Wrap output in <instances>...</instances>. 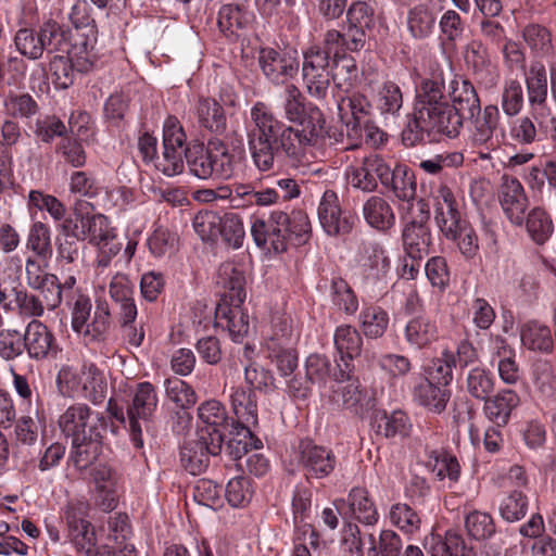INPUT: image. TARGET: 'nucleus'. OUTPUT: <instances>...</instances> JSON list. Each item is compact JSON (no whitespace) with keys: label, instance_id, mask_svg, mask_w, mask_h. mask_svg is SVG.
<instances>
[{"label":"nucleus","instance_id":"obj_58","mask_svg":"<svg viewBox=\"0 0 556 556\" xmlns=\"http://www.w3.org/2000/svg\"><path fill=\"white\" fill-rule=\"evenodd\" d=\"M223 215L213 211L199 212L193 218V228L203 241H216L220 236Z\"/></svg>","mask_w":556,"mask_h":556},{"label":"nucleus","instance_id":"obj_57","mask_svg":"<svg viewBox=\"0 0 556 556\" xmlns=\"http://www.w3.org/2000/svg\"><path fill=\"white\" fill-rule=\"evenodd\" d=\"M271 331V343L269 346L279 348L289 345L299 337L294 320L286 314L277 315L273 318Z\"/></svg>","mask_w":556,"mask_h":556},{"label":"nucleus","instance_id":"obj_29","mask_svg":"<svg viewBox=\"0 0 556 556\" xmlns=\"http://www.w3.org/2000/svg\"><path fill=\"white\" fill-rule=\"evenodd\" d=\"M96 490L101 497V507L111 511L116 507L119 483L116 472L108 465L101 464L91 471Z\"/></svg>","mask_w":556,"mask_h":556},{"label":"nucleus","instance_id":"obj_51","mask_svg":"<svg viewBox=\"0 0 556 556\" xmlns=\"http://www.w3.org/2000/svg\"><path fill=\"white\" fill-rule=\"evenodd\" d=\"M528 508V496L520 491H513L502 498L498 506V513L503 520L513 523L525 518Z\"/></svg>","mask_w":556,"mask_h":556},{"label":"nucleus","instance_id":"obj_3","mask_svg":"<svg viewBox=\"0 0 556 556\" xmlns=\"http://www.w3.org/2000/svg\"><path fill=\"white\" fill-rule=\"evenodd\" d=\"M186 163L191 175L200 179H228L235 172V155L227 144L214 138L207 144H193L186 150Z\"/></svg>","mask_w":556,"mask_h":556},{"label":"nucleus","instance_id":"obj_42","mask_svg":"<svg viewBox=\"0 0 556 556\" xmlns=\"http://www.w3.org/2000/svg\"><path fill=\"white\" fill-rule=\"evenodd\" d=\"M426 466L439 480L447 478L455 483L460 477V465L456 456L443 450L430 451Z\"/></svg>","mask_w":556,"mask_h":556},{"label":"nucleus","instance_id":"obj_4","mask_svg":"<svg viewBox=\"0 0 556 556\" xmlns=\"http://www.w3.org/2000/svg\"><path fill=\"white\" fill-rule=\"evenodd\" d=\"M56 387L63 396H80L94 405L104 401L108 391L104 374L93 363H85L80 369L62 367L56 375Z\"/></svg>","mask_w":556,"mask_h":556},{"label":"nucleus","instance_id":"obj_26","mask_svg":"<svg viewBox=\"0 0 556 556\" xmlns=\"http://www.w3.org/2000/svg\"><path fill=\"white\" fill-rule=\"evenodd\" d=\"M404 338L410 348L426 349L439 339V327L430 316L418 315L407 321Z\"/></svg>","mask_w":556,"mask_h":556},{"label":"nucleus","instance_id":"obj_36","mask_svg":"<svg viewBox=\"0 0 556 556\" xmlns=\"http://www.w3.org/2000/svg\"><path fill=\"white\" fill-rule=\"evenodd\" d=\"M377 433L387 439L406 438L410 434L413 425L409 417L402 410L387 413L382 410L375 416Z\"/></svg>","mask_w":556,"mask_h":556},{"label":"nucleus","instance_id":"obj_23","mask_svg":"<svg viewBox=\"0 0 556 556\" xmlns=\"http://www.w3.org/2000/svg\"><path fill=\"white\" fill-rule=\"evenodd\" d=\"M448 96L451 100L450 106L462 118V125L465 118L472 116V114L481 109L478 93L468 79L463 77L454 78L450 83Z\"/></svg>","mask_w":556,"mask_h":556},{"label":"nucleus","instance_id":"obj_9","mask_svg":"<svg viewBox=\"0 0 556 556\" xmlns=\"http://www.w3.org/2000/svg\"><path fill=\"white\" fill-rule=\"evenodd\" d=\"M257 64L265 78L276 86L287 85L300 70L299 54L295 49L262 48L258 51Z\"/></svg>","mask_w":556,"mask_h":556},{"label":"nucleus","instance_id":"obj_27","mask_svg":"<svg viewBox=\"0 0 556 556\" xmlns=\"http://www.w3.org/2000/svg\"><path fill=\"white\" fill-rule=\"evenodd\" d=\"M101 451L102 442L100 432L75 438L71 440V451L67 463L77 470H85L97 460Z\"/></svg>","mask_w":556,"mask_h":556},{"label":"nucleus","instance_id":"obj_34","mask_svg":"<svg viewBox=\"0 0 556 556\" xmlns=\"http://www.w3.org/2000/svg\"><path fill=\"white\" fill-rule=\"evenodd\" d=\"M363 216L371 228L381 231L389 230L395 224V215L391 205L379 195H371L366 200L363 205Z\"/></svg>","mask_w":556,"mask_h":556},{"label":"nucleus","instance_id":"obj_44","mask_svg":"<svg viewBox=\"0 0 556 556\" xmlns=\"http://www.w3.org/2000/svg\"><path fill=\"white\" fill-rule=\"evenodd\" d=\"M466 391L478 401H485L494 391L493 374L480 366L472 367L465 379Z\"/></svg>","mask_w":556,"mask_h":556},{"label":"nucleus","instance_id":"obj_6","mask_svg":"<svg viewBox=\"0 0 556 556\" xmlns=\"http://www.w3.org/2000/svg\"><path fill=\"white\" fill-rule=\"evenodd\" d=\"M469 119V141L479 150L482 160H489L491 152L500 148L501 140L497 132L501 128V113L495 104H488L477 111Z\"/></svg>","mask_w":556,"mask_h":556},{"label":"nucleus","instance_id":"obj_21","mask_svg":"<svg viewBox=\"0 0 556 556\" xmlns=\"http://www.w3.org/2000/svg\"><path fill=\"white\" fill-rule=\"evenodd\" d=\"M216 283L223 288L220 302L242 304L245 300V275L241 266L226 262L217 271Z\"/></svg>","mask_w":556,"mask_h":556},{"label":"nucleus","instance_id":"obj_8","mask_svg":"<svg viewBox=\"0 0 556 556\" xmlns=\"http://www.w3.org/2000/svg\"><path fill=\"white\" fill-rule=\"evenodd\" d=\"M222 446V433H210L208 429H201L181 446V465L191 475H200L207 468L210 456L217 455Z\"/></svg>","mask_w":556,"mask_h":556},{"label":"nucleus","instance_id":"obj_33","mask_svg":"<svg viewBox=\"0 0 556 556\" xmlns=\"http://www.w3.org/2000/svg\"><path fill=\"white\" fill-rule=\"evenodd\" d=\"M111 328V309L106 301H97L92 319L84 325L81 331L77 334L81 336L85 343H102L104 342Z\"/></svg>","mask_w":556,"mask_h":556},{"label":"nucleus","instance_id":"obj_41","mask_svg":"<svg viewBox=\"0 0 556 556\" xmlns=\"http://www.w3.org/2000/svg\"><path fill=\"white\" fill-rule=\"evenodd\" d=\"M348 503L354 517L359 522L367 526H374L378 522V510L366 489L353 488L348 495Z\"/></svg>","mask_w":556,"mask_h":556},{"label":"nucleus","instance_id":"obj_10","mask_svg":"<svg viewBox=\"0 0 556 556\" xmlns=\"http://www.w3.org/2000/svg\"><path fill=\"white\" fill-rule=\"evenodd\" d=\"M419 217L407 222L402 229L404 252L413 261H421L430 253L432 236L427 224L429 219L428 204L424 199L417 201Z\"/></svg>","mask_w":556,"mask_h":556},{"label":"nucleus","instance_id":"obj_55","mask_svg":"<svg viewBox=\"0 0 556 556\" xmlns=\"http://www.w3.org/2000/svg\"><path fill=\"white\" fill-rule=\"evenodd\" d=\"M525 103L521 84L515 79H506L501 93V106L507 117H516Z\"/></svg>","mask_w":556,"mask_h":556},{"label":"nucleus","instance_id":"obj_62","mask_svg":"<svg viewBox=\"0 0 556 556\" xmlns=\"http://www.w3.org/2000/svg\"><path fill=\"white\" fill-rule=\"evenodd\" d=\"M331 298L336 306L348 315L358 309V301L352 288L342 278H336L331 283Z\"/></svg>","mask_w":556,"mask_h":556},{"label":"nucleus","instance_id":"obj_45","mask_svg":"<svg viewBox=\"0 0 556 556\" xmlns=\"http://www.w3.org/2000/svg\"><path fill=\"white\" fill-rule=\"evenodd\" d=\"M26 249L31 251L42 262H48L53 252L49 226L42 222H35L27 235Z\"/></svg>","mask_w":556,"mask_h":556},{"label":"nucleus","instance_id":"obj_64","mask_svg":"<svg viewBox=\"0 0 556 556\" xmlns=\"http://www.w3.org/2000/svg\"><path fill=\"white\" fill-rule=\"evenodd\" d=\"M49 72L56 89H67L74 83L75 72L67 56L54 55L50 60Z\"/></svg>","mask_w":556,"mask_h":556},{"label":"nucleus","instance_id":"obj_5","mask_svg":"<svg viewBox=\"0 0 556 556\" xmlns=\"http://www.w3.org/2000/svg\"><path fill=\"white\" fill-rule=\"evenodd\" d=\"M159 403L155 388L148 381L139 382L132 390L131 401L127 406L129 435L135 448L143 447V429H149Z\"/></svg>","mask_w":556,"mask_h":556},{"label":"nucleus","instance_id":"obj_20","mask_svg":"<svg viewBox=\"0 0 556 556\" xmlns=\"http://www.w3.org/2000/svg\"><path fill=\"white\" fill-rule=\"evenodd\" d=\"M24 344L27 354L33 359H43L56 354L58 344L50 329L37 319H33L25 329Z\"/></svg>","mask_w":556,"mask_h":556},{"label":"nucleus","instance_id":"obj_39","mask_svg":"<svg viewBox=\"0 0 556 556\" xmlns=\"http://www.w3.org/2000/svg\"><path fill=\"white\" fill-rule=\"evenodd\" d=\"M384 187H390L394 195L403 202H412L416 197V179L413 172L405 165L389 168V177Z\"/></svg>","mask_w":556,"mask_h":556},{"label":"nucleus","instance_id":"obj_2","mask_svg":"<svg viewBox=\"0 0 556 556\" xmlns=\"http://www.w3.org/2000/svg\"><path fill=\"white\" fill-rule=\"evenodd\" d=\"M445 78L442 68H433L416 89L413 119L402 132L405 146L414 147L425 134H440L450 138L459 135L462 118L450 106L444 96Z\"/></svg>","mask_w":556,"mask_h":556},{"label":"nucleus","instance_id":"obj_35","mask_svg":"<svg viewBox=\"0 0 556 556\" xmlns=\"http://www.w3.org/2000/svg\"><path fill=\"white\" fill-rule=\"evenodd\" d=\"M252 21V13L239 4L223 5L217 15V25L220 33L227 38L239 37L240 30L245 29Z\"/></svg>","mask_w":556,"mask_h":556},{"label":"nucleus","instance_id":"obj_43","mask_svg":"<svg viewBox=\"0 0 556 556\" xmlns=\"http://www.w3.org/2000/svg\"><path fill=\"white\" fill-rule=\"evenodd\" d=\"M363 333L369 339L381 338L389 326V314L377 305H366L358 316Z\"/></svg>","mask_w":556,"mask_h":556},{"label":"nucleus","instance_id":"obj_61","mask_svg":"<svg viewBox=\"0 0 556 556\" xmlns=\"http://www.w3.org/2000/svg\"><path fill=\"white\" fill-rule=\"evenodd\" d=\"M14 45L17 51L29 60H38L43 54V46L40 33L29 28H21L14 37Z\"/></svg>","mask_w":556,"mask_h":556},{"label":"nucleus","instance_id":"obj_25","mask_svg":"<svg viewBox=\"0 0 556 556\" xmlns=\"http://www.w3.org/2000/svg\"><path fill=\"white\" fill-rule=\"evenodd\" d=\"M366 42V36L358 30L341 33L329 29L324 34L321 48L327 51L332 61L345 56L346 51H359Z\"/></svg>","mask_w":556,"mask_h":556},{"label":"nucleus","instance_id":"obj_31","mask_svg":"<svg viewBox=\"0 0 556 556\" xmlns=\"http://www.w3.org/2000/svg\"><path fill=\"white\" fill-rule=\"evenodd\" d=\"M546 115H544L545 117ZM543 116L538 118L533 110L528 114L515 117L508 128L509 139L517 146L528 147L540 141Z\"/></svg>","mask_w":556,"mask_h":556},{"label":"nucleus","instance_id":"obj_14","mask_svg":"<svg viewBox=\"0 0 556 556\" xmlns=\"http://www.w3.org/2000/svg\"><path fill=\"white\" fill-rule=\"evenodd\" d=\"M101 420L102 417L87 404L74 403L59 416L58 426L65 438L73 440L100 432Z\"/></svg>","mask_w":556,"mask_h":556},{"label":"nucleus","instance_id":"obj_49","mask_svg":"<svg viewBox=\"0 0 556 556\" xmlns=\"http://www.w3.org/2000/svg\"><path fill=\"white\" fill-rule=\"evenodd\" d=\"M388 518L394 527L406 534H415L420 529V517L418 513L408 504H393L390 507Z\"/></svg>","mask_w":556,"mask_h":556},{"label":"nucleus","instance_id":"obj_56","mask_svg":"<svg viewBox=\"0 0 556 556\" xmlns=\"http://www.w3.org/2000/svg\"><path fill=\"white\" fill-rule=\"evenodd\" d=\"M302 78L307 93L315 99H325L332 79V70H302Z\"/></svg>","mask_w":556,"mask_h":556},{"label":"nucleus","instance_id":"obj_22","mask_svg":"<svg viewBox=\"0 0 556 556\" xmlns=\"http://www.w3.org/2000/svg\"><path fill=\"white\" fill-rule=\"evenodd\" d=\"M241 305L219 302L215 308V326L226 329L235 342H240L249 331V316Z\"/></svg>","mask_w":556,"mask_h":556},{"label":"nucleus","instance_id":"obj_7","mask_svg":"<svg viewBox=\"0 0 556 556\" xmlns=\"http://www.w3.org/2000/svg\"><path fill=\"white\" fill-rule=\"evenodd\" d=\"M340 121L348 138L356 144L363 138V127L371 116L372 106L367 97L348 88L334 94Z\"/></svg>","mask_w":556,"mask_h":556},{"label":"nucleus","instance_id":"obj_13","mask_svg":"<svg viewBox=\"0 0 556 556\" xmlns=\"http://www.w3.org/2000/svg\"><path fill=\"white\" fill-rule=\"evenodd\" d=\"M548 79L546 66L540 60L530 61L523 68L528 105L538 118L549 115Z\"/></svg>","mask_w":556,"mask_h":556},{"label":"nucleus","instance_id":"obj_19","mask_svg":"<svg viewBox=\"0 0 556 556\" xmlns=\"http://www.w3.org/2000/svg\"><path fill=\"white\" fill-rule=\"evenodd\" d=\"M465 62L477 80L485 88H492L497 84L498 73L492 63L486 47L482 42L475 40L467 46Z\"/></svg>","mask_w":556,"mask_h":556},{"label":"nucleus","instance_id":"obj_17","mask_svg":"<svg viewBox=\"0 0 556 556\" xmlns=\"http://www.w3.org/2000/svg\"><path fill=\"white\" fill-rule=\"evenodd\" d=\"M333 340L343 363L342 365L338 364V369L333 371V380L342 382L351 378L354 369L351 362L361 355L363 338L356 328L343 325L336 329Z\"/></svg>","mask_w":556,"mask_h":556},{"label":"nucleus","instance_id":"obj_40","mask_svg":"<svg viewBox=\"0 0 556 556\" xmlns=\"http://www.w3.org/2000/svg\"><path fill=\"white\" fill-rule=\"evenodd\" d=\"M92 206L89 202H77L73 207V213L63 218L61 230L66 239L74 241L87 240V225L89 212Z\"/></svg>","mask_w":556,"mask_h":556},{"label":"nucleus","instance_id":"obj_37","mask_svg":"<svg viewBox=\"0 0 556 556\" xmlns=\"http://www.w3.org/2000/svg\"><path fill=\"white\" fill-rule=\"evenodd\" d=\"M116 320L129 344L140 346L144 340L143 328L137 327L135 321L138 315L135 299L116 304Z\"/></svg>","mask_w":556,"mask_h":556},{"label":"nucleus","instance_id":"obj_60","mask_svg":"<svg viewBox=\"0 0 556 556\" xmlns=\"http://www.w3.org/2000/svg\"><path fill=\"white\" fill-rule=\"evenodd\" d=\"M463 163V154L455 151L434 154L429 159L421 160L418 166L429 175H441L445 169L458 167Z\"/></svg>","mask_w":556,"mask_h":556},{"label":"nucleus","instance_id":"obj_52","mask_svg":"<svg viewBox=\"0 0 556 556\" xmlns=\"http://www.w3.org/2000/svg\"><path fill=\"white\" fill-rule=\"evenodd\" d=\"M219 239L233 250L242 248L245 230L242 218L235 213H225L220 226Z\"/></svg>","mask_w":556,"mask_h":556},{"label":"nucleus","instance_id":"obj_59","mask_svg":"<svg viewBox=\"0 0 556 556\" xmlns=\"http://www.w3.org/2000/svg\"><path fill=\"white\" fill-rule=\"evenodd\" d=\"M377 106L381 114L396 115L403 106V94L397 84L384 81L378 90Z\"/></svg>","mask_w":556,"mask_h":556},{"label":"nucleus","instance_id":"obj_12","mask_svg":"<svg viewBox=\"0 0 556 556\" xmlns=\"http://www.w3.org/2000/svg\"><path fill=\"white\" fill-rule=\"evenodd\" d=\"M390 165L379 154L372 153L346 168L345 176L349 185L363 192H372L378 187V180L387 184Z\"/></svg>","mask_w":556,"mask_h":556},{"label":"nucleus","instance_id":"obj_54","mask_svg":"<svg viewBox=\"0 0 556 556\" xmlns=\"http://www.w3.org/2000/svg\"><path fill=\"white\" fill-rule=\"evenodd\" d=\"M527 230L538 244H543L552 236L554 226L549 215L542 208H533L526 220Z\"/></svg>","mask_w":556,"mask_h":556},{"label":"nucleus","instance_id":"obj_53","mask_svg":"<svg viewBox=\"0 0 556 556\" xmlns=\"http://www.w3.org/2000/svg\"><path fill=\"white\" fill-rule=\"evenodd\" d=\"M71 311V327L74 332L81 331L84 325L90 319L92 309L91 299L80 290H75L67 300Z\"/></svg>","mask_w":556,"mask_h":556},{"label":"nucleus","instance_id":"obj_16","mask_svg":"<svg viewBox=\"0 0 556 556\" xmlns=\"http://www.w3.org/2000/svg\"><path fill=\"white\" fill-rule=\"evenodd\" d=\"M336 456L331 450L303 440L299 445V465L304 476L309 479L328 477L336 467Z\"/></svg>","mask_w":556,"mask_h":556},{"label":"nucleus","instance_id":"obj_47","mask_svg":"<svg viewBox=\"0 0 556 556\" xmlns=\"http://www.w3.org/2000/svg\"><path fill=\"white\" fill-rule=\"evenodd\" d=\"M456 367V357L454 352L443 350L441 355L433 358L427 368V378L438 386L446 387L453 380V368Z\"/></svg>","mask_w":556,"mask_h":556},{"label":"nucleus","instance_id":"obj_15","mask_svg":"<svg viewBox=\"0 0 556 556\" xmlns=\"http://www.w3.org/2000/svg\"><path fill=\"white\" fill-rule=\"evenodd\" d=\"M317 215L320 226L329 236L349 233L354 226L355 217L342 210L338 194L333 190H326L319 201Z\"/></svg>","mask_w":556,"mask_h":556},{"label":"nucleus","instance_id":"obj_24","mask_svg":"<svg viewBox=\"0 0 556 556\" xmlns=\"http://www.w3.org/2000/svg\"><path fill=\"white\" fill-rule=\"evenodd\" d=\"M483 402L484 416L497 427H505L509 422L511 412L519 406L520 397L511 389H502Z\"/></svg>","mask_w":556,"mask_h":556},{"label":"nucleus","instance_id":"obj_1","mask_svg":"<svg viewBox=\"0 0 556 556\" xmlns=\"http://www.w3.org/2000/svg\"><path fill=\"white\" fill-rule=\"evenodd\" d=\"M279 108L289 123L298 124L302 128L283 124L263 102L253 105V125L248 130V147L253 164L261 172L273 169L275 160L281 154L292 166L306 163V150L325 124L321 111L316 105L306 103L305 97L293 84L286 86Z\"/></svg>","mask_w":556,"mask_h":556},{"label":"nucleus","instance_id":"obj_28","mask_svg":"<svg viewBox=\"0 0 556 556\" xmlns=\"http://www.w3.org/2000/svg\"><path fill=\"white\" fill-rule=\"evenodd\" d=\"M345 386L332 388L330 401L338 407L350 409L355 415H364L368 408L369 399L357 379H348Z\"/></svg>","mask_w":556,"mask_h":556},{"label":"nucleus","instance_id":"obj_50","mask_svg":"<svg viewBox=\"0 0 556 556\" xmlns=\"http://www.w3.org/2000/svg\"><path fill=\"white\" fill-rule=\"evenodd\" d=\"M362 264L369 268L376 276L386 275L390 269V260L382 248L376 241H366L362 245Z\"/></svg>","mask_w":556,"mask_h":556},{"label":"nucleus","instance_id":"obj_30","mask_svg":"<svg viewBox=\"0 0 556 556\" xmlns=\"http://www.w3.org/2000/svg\"><path fill=\"white\" fill-rule=\"evenodd\" d=\"M193 114L200 127L210 132L222 135L227 128V118L223 106L212 98H199Z\"/></svg>","mask_w":556,"mask_h":556},{"label":"nucleus","instance_id":"obj_11","mask_svg":"<svg viewBox=\"0 0 556 556\" xmlns=\"http://www.w3.org/2000/svg\"><path fill=\"white\" fill-rule=\"evenodd\" d=\"M287 213L273 211L267 219L255 217L251 222V236L257 248L281 253L287 250Z\"/></svg>","mask_w":556,"mask_h":556},{"label":"nucleus","instance_id":"obj_32","mask_svg":"<svg viewBox=\"0 0 556 556\" xmlns=\"http://www.w3.org/2000/svg\"><path fill=\"white\" fill-rule=\"evenodd\" d=\"M229 400L238 418L237 425H257V403L254 392L242 386L231 387Z\"/></svg>","mask_w":556,"mask_h":556},{"label":"nucleus","instance_id":"obj_48","mask_svg":"<svg viewBox=\"0 0 556 556\" xmlns=\"http://www.w3.org/2000/svg\"><path fill=\"white\" fill-rule=\"evenodd\" d=\"M520 339L522 344L532 351L551 352L553 349L551 330L534 321H529L521 327Z\"/></svg>","mask_w":556,"mask_h":556},{"label":"nucleus","instance_id":"obj_63","mask_svg":"<svg viewBox=\"0 0 556 556\" xmlns=\"http://www.w3.org/2000/svg\"><path fill=\"white\" fill-rule=\"evenodd\" d=\"M166 396L180 408H189L197 402L194 390L178 378L165 380Z\"/></svg>","mask_w":556,"mask_h":556},{"label":"nucleus","instance_id":"obj_46","mask_svg":"<svg viewBox=\"0 0 556 556\" xmlns=\"http://www.w3.org/2000/svg\"><path fill=\"white\" fill-rule=\"evenodd\" d=\"M130 535L131 527L126 514L118 513L109 517L105 542L118 547L119 552L134 553V546L127 543Z\"/></svg>","mask_w":556,"mask_h":556},{"label":"nucleus","instance_id":"obj_18","mask_svg":"<svg viewBox=\"0 0 556 556\" xmlns=\"http://www.w3.org/2000/svg\"><path fill=\"white\" fill-rule=\"evenodd\" d=\"M500 203L513 224L522 225L528 199L521 182L516 177L503 175L500 186Z\"/></svg>","mask_w":556,"mask_h":556},{"label":"nucleus","instance_id":"obj_38","mask_svg":"<svg viewBox=\"0 0 556 556\" xmlns=\"http://www.w3.org/2000/svg\"><path fill=\"white\" fill-rule=\"evenodd\" d=\"M414 395L418 403L428 410L441 414L445 410L451 399V391L431 381L424 380L415 388Z\"/></svg>","mask_w":556,"mask_h":556}]
</instances>
